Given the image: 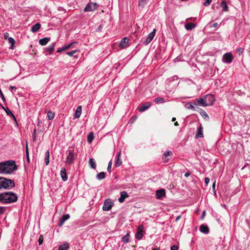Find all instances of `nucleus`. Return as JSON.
<instances>
[{"label":"nucleus","instance_id":"nucleus-1","mask_svg":"<svg viewBox=\"0 0 250 250\" xmlns=\"http://www.w3.org/2000/svg\"><path fill=\"white\" fill-rule=\"evenodd\" d=\"M17 169L16 162L13 160L0 163V174H11Z\"/></svg>","mask_w":250,"mask_h":250},{"label":"nucleus","instance_id":"nucleus-2","mask_svg":"<svg viewBox=\"0 0 250 250\" xmlns=\"http://www.w3.org/2000/svg\"><path fill=\"white\" fill-rule=\"evenodd\" d=\"M17 200V195L12 192H5L0 194V202L4 204L15 202Z\"/></svg>","mask_w":250,"mask_h":250},{"label":"nucleus","instance_id":"nucleus-3","mask_svg":"<svg viewBox=\"0 0 250 250\" xmlns=\"http://www.w3.org/2000/svg\"><path fill=\"white\" fill-rule=\"evenodd\" d=\"M1 188L11 189L15 187L13 180L0 177Z\"/></svg>","mask_w":250,"mask_h":250},{"label":"nucleus","instance_id":"nucleus-4","mask_svg":"<svg viewBox=\"0 0 250 250\" xmlns=\"http://www.w3.org/2000/svg\"><path fill=\"white\" fill-rule=\"evenodd\" d=\"M68 154L65 163L69 165H71L74 161L75 156V150L73 147H69V149L67 151Z\"/></svg>","mask_w":250,"mask_h":250},{"label":"nucleus","instance_id":"nucleus-5","mask_svg":"<svg viewBox=\"0 0 250 250\" xmlns=\"http://www.w3.org/2000/svg\"><path fill=\"white\" fill-rule=\"evenodd\" d=\"M113 206V203L110 199H106L104 203L103 210L104 211H108L111 209Z\"/></svg>","mask_w":250,"mask_h":250},{"label":"nucleus","instance_id":"nucleus-6","mask_svg":"<svg viewBox=\"0 0 250 250\" xmlns=\"http://www.w3.org/2000/svg\"><path fill=\"white\" fill-rule=\"evenodd\" d=\"M97 4L95 2L88 3L84 9V12L93 11L97 8Z\"/></svg>","mask_w":250,"mask_h":250},{"label":"nucleus","instance_id":"nucleus-7","mask_svg":"<svg viewBox=\"0 0 250 250\" xmlns=\"http://www.w3.org/2000/svg\"><path fill=\"white\" fill-rule=\"evenodd\" d=\"M155 33L156 29H154L153 31L148 34L146 38L144 41V43L146 45L148 44L153 40L155 36Z\"/></svg>","mask_w":250,"mask_h":250},{"label":"nucleus","instance_id":"nucleus-8","mask_svg":"<svg viewBox=\"0 0 250 250\" xmlns=\"http://www.w3.org/2000/svg\"><path fill=\"white\" fill-rule=\"evenodd\" d=\"M208 106L213 105L215 102V98L213 95L208 94L204 96Z\"/></svg>","mask_w":250,"mask_h":250},{"label":"nucleus","instance_id":"nucleus-9","mask_svg":"<svg viewBox=\"0 0 250 250\" xmlns=\"http://www.w3.org/2000/svg\"><path fill=\"white\" fill-rule=\"evenodd\" d=\"M233 60L232 55L229 53H226L223 55V61L226 63H230Z\"/></svg>","mask_w":250,"mask_h":250},{"label":"nucleus","instance_id":"nucleus-10","mask_svg":"<svg viewBox=\"0 0 250 250\" xmlns=\"http://www.w3.org/2000/svg\"><path fill=\"white\" fill-rule=\"evenodd\" d=\"M172 155V152L171 151L167 150L166 152H165L162 157L163 162L167 163L170 159V158H168V157H171Z\"/></svg>","mask_w":250,"mask_h":250},{"label":"nucleus","instance_id":"nucleus-11","mask_svg":"<svg viewBox=\"0 0 250 250\" xmlns=\"http://www.w3.org/2000/svg\"><path fill=\"white\" fill-rule=\"evenodd\" d=\"M129 42V39L127 37L124 38L120 42L119 46L120 48H126Z\"/></svg>","mask_w":250,"mask_h":250},{"label":"nucleus","instance_id":"nucleus-12","mask_svg":"<svg viewBox=\"0 0 250 250\" xmlns=\"http://www.w3.org/2000/svg\"><path fill=\"white\" fill-rule=\"evenodd\" d=\"M151 104L150 102L145 103L139 106L138 110L140 112H144L148 109L151 106Z\"/></svg>","mask_w":250,"mask_h":250},{"label":"nucleus","instance_id":"nucleus-13","mask_svg":"<svg viewBox=\"0 0 250 250\" xmlns=\"http://www.w3.org/2000/svg\"><path fill=\"white\" fill-rule=\"evenodd\" d=\"M165 190L163 188L156 191V197L157 199H161L163 197L165 196Z\"/></svg>","mask_w":250,"mask_h":250},{"label":"nucleus","instance_id":"nucleus-14","mask_svg":"<svg viewBox=\"0 0 250 250\" xmlns=\"http://www.w3.org/2000/svg\"><path fill=\"white\" fill-rule=\"evenodd\" d=\"M197 105H201L203 107L208 106L204 97L203 98H200L198 100H197Z\"/></svg>","mask_w":250,"mask_h":250},{"label":"nucleus","instance_id":"nucleus-15","mask_svg":"<svg viewBox=\"0 0 250 250\" xmlns=\"http://www.w3.org/2000/svg\"><path fill=\"white\" fill-rule=\"evenodd\" d=\"M128 197V195L126 191H122L120 193V197L118 199V201L120 203H123L124 202L125 198Z\"/></svg>","mask_w":250,"mask_h":250},{"label":"nucleus","instance_id":"nucleus-16","mask_svg":"<svg viewBox=\"0 0 250 250\" xmlns=\"http://www.w3.org/2000/svg\"><path fill=\"white\" fill-rule=\"evenodd\" d=\"M60 175L61 176V178L62 179V180L64 182L67 181V175L66 174V171L64 167H62L61 169V172H60Z\"/></svg>","mask_w":250,"mask_h":250},{"label":"nucleus","instance_id":"nucleus-17","mask_svg":"<svg viewBox=\"0 0 250 250\" xmlns=\"http://www.w3.org/2000/svg\"><path fill=\"white\" fill-rule=\"evenodd\" d=\"M70 218V215L69 214H66L64 215H63L62 218L60 219L59 221V226L60 227L63 225L64 222L68 220Z\"/></svg>","mask_w":250,"mask_h":250},{"label":"nucleus","instance_id":"nucleus-18","mask_svg":"<svg viewBox=\"0 0 250 250\" xmlns=\"http://www.w3.org/2000/svg\"><path fill=\"white\" fill-rule=\"evenodd\" d=\"M200 230L202 233L208 234L209 232V228L206 225H201L200 226Z\"/></svg>","mask_w":250,"mask_h":250},{"label":"nucleus","instance_id":"nucleus-19","mask_svg":"<svg viewBox=\"0 0 250 250\" xmlns=\"http://www.w3.org/2000/svg\"><path fill=\"white\" fill-rule=\"evenodd\" d=\"M121 152H119L117 155V158L115 162V166L116 167H119L122 164V161L120 158Z\"/></svg>","mask_w":250,"mask_h":250},{"label":"nucleus","instance_id":"nucleus-20","mask_svg":"<svg viewBox=\"0 0 250 250\" xmlns=\"http://www.w3.org/2000/svg\"><path fill=\"white\" fill-rule=\"evenodd\" d=\"M203 137V127L201 125L199 126V127L197 129V132L196 134V138H199Z\"/></svg>","mask_w":250,"mask_h":250},{"label":"nucleus","instance_id":"nucleus-21","mask_svg":"<svg viewBox=\"0 0 250 250\" xmlns=\"http://www.w3.org/2000/svg\"><path fill=\"white\" fill-rule=\"evenodd\" d=\"M50 40V38L45 37L39 40V43L42 45H46Z\"/></svg>","mask_w":250,"mask_h":250},{"label":"nucleus","instance_id":"nucleus-22","mask_svg":"<svg viewBox=\"0 0 250 250\" xmlns=\"http://www.w3.org/2000/svg\"><path fill=\"white\" fill-rule=\"evenodd\" d=\"M41 25L40 23H37L32 26L31 31L33 33L37 32L41 28Z\"/></svg>","mask_w":250,"mask_h":250},{"label":"nucleus","instance_id":"nucleus-23","mask_svg":"<svg viewBox=\"0 0 250 250\" xmlns=\"http://www.w3.org/2000/svg\"><path fill=\"white\" fill-rule=\"evenodd\" d=\"M69 248V244L67 242H65L59 247L58 250H68Z\"/></svg>","mask_w":250,"mask_h":250},{"label":"nucleus","instance_id":"nucleus-24","mask_svg":"<svg viewBox=\"0 0 250 250\" xmlns=\"http://www.w3.org/2000/svg\"><path fill=\"white\" fill-rule=\"evenodd\" d=\"M82 113V106H79L76 109V112L75 113V118H78L80 117Z\"/></svg>","mask_w":250,"mask_h":250},{"label":"nucleus","instance_id":"nucleus-25","mask_svg":"<svg viewBox=\"0 0 250 250\" xmlns=\"http://www.w3.org/2000/svg\"><path fill=\"white\" fill-rule=\"evenodd\" d=\"M185 27L187 30H190L196 27V24L194 23L189 22L186 24Z\"/></svg>","mask_w":250,"mask_h":250},{"label":"nucleus","instance_id":"nucleus-26","mask_svg":"<svg viewBox=\"0 0 250 250\" xmlns=\"http://www.w3.org/2000/svg\"><path fill=\"white\" fill-rule=\"evenodd\" d=\"M55 43H53L49 45L46 48V50L48 51L49 54H51L54 50Z\"/></svg>","mask_w":250,"mask_h":250},{"label":"nucleus","instance_id":"nucleus-27","mask_svg":"<svg viewBox=\"0 0 250 250\" xmlns=\"http://www.w3.org/2000/svg\"><path fill=\"white\" fill-rule=\"evenodd\" d=\"M89 164L92 168L95 169L96 167V164L94 158H90L89 160Z\"/></svg>","mask_w":250,"mask_h":250},{"label":"nucleus","instance_id":"nucleus-28","mask_svg":"<svg viewBox=\"0 0 250 250\" xmlns=\"http://www.w3.org/2000/svg\"><path fill=\"white\" fill-rule=\"evenodd\" d=\"M221 6L222 8V11L226 12L228 10V6L225 1H222L221 3Z\"/></svg>","mask_w":250,"mask_h":250},{"label":"nucleus","instance_id":"nucleus-29","mask_svg":"<svg viewBox=\"0 0 250 250\" xmlns=\"http://www.w3.org/2000/svg\"><path fill=\"white\" fill-rule=\"evenodd\" d=\"M105 173L104 172H101L96 175V178L99 180H101L105 178Z\"/></svg>","mask_w":250,"mask_h":250},{"label":"nucleus","instance_id":"nucleus-30","mask_svg":"<svg viewBox=\"0 0 250 250\" xmlns=\"http://www.w3.org/2000/svg\"><path fill=\"white\" fill-rule=\"evenodd\" d=\"M44 161L45 165H48L49 163V152L48 150L45 152Z\"/></svg>","mask_w":250,"mask_h":250},{"label":"nucleus","instance_id":"nucleus-31","mask_svg":"<svg viewBox=\"0 0 250 250\" xmlns=\"http://www.w3.org/2000/svg\"><path fill=\"white\" fill-rule=\"evenodd\" d=\"M54 116H55V113L54 112H53L51 111H48L47 112V117L49 120H52L54 118Z\"/></svg>","mask_w":250,"mask_h":250},{"label":"nucleus","instance_id":"nucleus-32","mask_svg":"<svg viewBox=\"0 0 250 250\" xmlns=\"http://www.w3.org/2000/svg\"><path fill=\"white\" fill-rule=\"evenodd\" d=\"M93 139H94L93 133L91 132L87 135V142L89 143H91L92 142Z\"/></svg>","mask_w":250,"mask_h":250},{"label":"nucleus","instance_id":"nucleus-33","mask_svg":"<svg viewBox=\"0 0 250 250\" xmlns=\"http://www.w3.org/2000/svg\"><path fill=\"white\" fill-rule=\"evenodd\" d=\"M8 42L10 44H11V46L10 47V48L13 49L14 45V44L15 43V40L13 38H12V37H9L8 38Z\"/></svg>","mask_w":250,"mask_h":250},{"label":"nucleus","instance_id":"nucleus-34","mask_svg":"<svg viewBox=\"0 0 250 250\" xmlns=\"http://www.w3.org/2000/svg\"><path fill=\"white\" fill-rule=\"evenodd\" d=\"M201 111H200V114L205 119H207L208 120L209 119V117L208 115V114L206 113V112L203 110V109H200Z\"/></svg>","mask_w":250,"mask_h":250},{"label":"nucleus","instance_id":"nucleus-35","mask_svg":"<svg viewBox=\"0 0 250 250\" xmlns=\"http://www.w3.org/2000/svg\"><path fill=\"white\" fill-rule=\"evenodd\" d=\"M154 102L156 104H162L165 103L166 101L164 99H163L161 97H157L155 99Z\"/></svg>","mask_w":250,"mask_h":250},{"label":"nucleus","instance_id":"nucleus-36","mask_svg":"<svg viewBox=\"0 0 250 250\" xmlns=\"http://www.w3.org/2000/svg\"><path fill=\"white\" fill-rule=\"evenodd\" d=\"M143 232L137 231L135 234V238L138 240H141L143 237Z\"/></svg>","mask_w":250,"mask_h":250},{"label":"nucleus","instance_id":"nucleus-37","mask_svg":"<svg viewBox=\"0 0 250 250\" xmlns=\"http://www.w3.org/2000/svg\"><path fill=\"white\" fill-rule=\"evenodd\" d=\"M148 0H139V6L144 7Z\"/></svg>","mask_w":250,"mask_h":250},{"label":"nucleus","instance_id":"nucleus-38","mask_svg":"<svg viewBox=\"0 0 250 250\" xmlns=\"http://www.w3.org/2000/svg\"><path fill=\"white\" fill-rule=\"evenodd\" d=\"M5 111L7 115H10L15 120V121H16V118H15L14 115L12 113V112L8 108H6V109H5Z\"/></svg>","mask_w":250,"mask_h":250},{"label":"nucleus","instance_id":"nucleus-39","mask_svg":"<svg viewBox=\"0 0 250 250\" xmlns=\"http://www.w3.org/2000/svg\"><path fill=\"white\" fill-rule=\"evenodd\" d=\"M185 107L189 109L195 110V107L190 103H188L185 104Z\"/></svg>","mask_w":250,"mask_h":250},{"label":"nucleus","instance_id":"nucleus-40","mask_svg":"<svg viewBox=\"0 0 250 250\" xmlns=\"http://www.w3.org/2000/svg\"><path fill=\"white\" fill-rule=\"evenodd\" d=\"M77 43L78 42H70V43H69L67 45L64 46V47L65 50H67V49H68L69 48H70L74 44H77Z\"/></svg>","mask_w":250,"mask_h":250},{"label":"nucleus","instance_id":"nucleus-41","mask_svg":"<svg viewBox=\"0 0 250 250\" xmlns=\"http://www.w3.org/2000/svg\"><path fill=\"white\" fill-rule=\"evenodd\" d=\"M77 51H78L77 50H73V51H70V52H66V54L68 55L69 56H74V57L77 58V56L74 55V54L76 52H77Z\"/></svg>","mask_w":250,"mask_h":250},{"label":"nucleus","instance_id":"nucleus-42","mask_svg":"<svg viewBox=\"0 0 250 250\" xmlns=\"http://www.w3.org/2000/svg\"><path fill=\"white\" fill-rule=\"evenodd\" d=\"M129 234H126L125 235L123 238H122V241L124 242V243H128L129 242Z\"/></svg>","mask_w":250,"mask_h":250},{"label":"nucleus","instance_id":"nucleus-43","mask_svg":"<svg viewBox=\"0 0 250 250\" xmlns=\"http://www.w3.org/2000/svg\"><path fill=\"white\" fill-rule=\"evenodd\" d=\"M112 164V161H110L108 163V164L107 170V171L108 172H109V173L111 172V169Z\"/></svg>","mask_w":250,"mask_h":250},{"label":"nucleus","instance_id":"nucleus-44","mask_svg":"<svg viewBox=\"0 0 250 250\" xmlns=\"http://www.w3.org/2000/svg\"><path fill=\"white\" fill-rule=\"evenodd\" d=\"M206 1L204 2L203 5L205 6H208L210 5L212 0H205Z\"/></svg>","mask_w":250,"mask_h":250},{"label":"nucleus","instance_id":"nucleus-45","mask_svg":"<svg viewBox=\"0 0 250 250\" xmlns=\"http://www.w3.org/2000/svg\"><path fill=\"white\" fill-rule=\"evenodd\" d=\"M32 138L33 141H36V129H34L33 130V132L32 133Z\"/></svg>","mask_w":250,"mask_h":250},{"label":"nucleus","instance_id":"nucleus-46","mask_svg":"<svg viewBox=\"0 0 250 250\" xmlns=\"http://www.w3.org/2000/svg\"><path fill=\"white\" fill-rule=\"evenodd\" d=\"M144 229V226L143 225H140L137 228L138 231L143 232Z\"/></svg>","mask_w":250,"mask_h":250},{"label":"nucleus","instance_id":"nucleus-47","mask_svg":"<svg viewBox=\"0 0 250 250\" xmlns=\"http://www.w3.org/2000/svg\"><path fill=\"white\" fill-rule=\"evenodd\" d=\"M26 155L27 159L29 161V152H28V150L27 144H26Z\"/></svg>","mask_w":250,"mask_h":250},{"label":"nucleus","instance_id":"nucleus-48","mask_svg":"<svg viewBox=\"0 0 250 250\" xmlns=\"http://www.w3.org/2000/svg\"><path fill=\"white\" fill-rule=\"evenodd\" d=\"M0 96L1 98L2 99V101L3 102L6 101V99H5V98L4 97V96L3 93H2V91H1V90L0 89Z\"/></svg>","mask_w":250,"mask_h":250},{"label":"nucleus","instance_id":"nucleus-49","mask_svg":"<svg viewBox=\"0 0 250 250\" xmlns=\"http://www.w3.org/2000/svg\"><path fill=\"white\" fill-rule=\"evenodd\" d=\"M5 210H6L5 207L0 206V213L2 214V213H4Z\"/></svg>","mask_w":250,"mask_h":250},{"label":"nucleus","instance_id":"nucleus-50","mask_svg":"<svg viewBox=\"0 0 250 250\" xmlns=\"http://www.w3.org/2000/svg\"><path fill=\"white\" fill-rule=\"evenodd\" d=\"M236 51L238 52L239 54V55H240L241 54L243 53L244 51V49L242 48H239L236 49Z\"/></svg>","mask_w":250,"mask_h":250},{"label":"nucleus","instance_id":"nucleus-51","mask_svg":"<svg viewBox=\"0 0 250 250\" xmlns=\"http://www.w3.org/2000/svg\"><path fill=\"white\" fill-rule=\"evenodd\" d=\"M43 236H40L39 239V245H41V244H42V242H43Z\"/></svg>","mask_w":250,"mask_h":250},{"label":"nucleus","instance_id":"nucleus-52","mask_svg":"<svg viewBox=\"0 0 250 250\" xmlns=\"http://www.w3.org/2000/svg\"><path fill=\"white\" fill-rule=\"evenodd\" d=\"M63 50H65L64 46L62 47H61V48H58L57 51V52L58 53H60V52H61Z\"/></svg>","mask_w":250,"mask_h":250},{"label":"nucleus","instance_id":"nucleus-53","mask_svg":"<svg viewBox=\"0 0 250 250\" xmlns=\"http://www.w3.org/2000/svg\"><path fill=\"white\" fill-rule=\"evenodd\" d=\"M171 250H178V247L175 245L172 246L171 248Z\"/></svg>","mask_w":250,"mask_h":250},{"label":"nucleus","instance_id":"nucleus-54","mask_svg":"<svg viewBox=\"0 0 250 250\" xmlns=\"http://www.w3.org/2000/svg\"><path fill=\"white\" fill-rule=\"evenodd\" d=\"M209 182V178L206 177L205 179V184L207 185Z\"/></svg>","mask_w":250,"mask_h":250},{"label":"nucleus","instance_id":"nucleus-55","mask_svg":"<svg viewBox=\"0 0 250 250\" xmlns=\"http://www.w3.org/2000/svg\"><path fill=\"white\" fill-rule=\"evenodd\" d=\"M205 215H206V211H205V210H204L202 212V216L201 217V219H204Z\"/></svg>","mask_w":250,"mask_h":250},{"label":"nucleus","instance_id":"nucleus-56","mask_svg":"<svg viewBox=\"0 0 250 250\" xmlns=\"http://www.w3.org/2000/svg\"><path fill=\"white\" fill-rule=\"evenodd\" d=\"M212 26L214 27H218V24L217 22H215L212 24Z\"/></svg>","mask_w":250,"mask_h":250},{"label":"nucleus","instance_id":"nucleus-57","mask_svg":"<svg viewBox=\"0 0 250 250\" xmlns=\"http://www.w3.org/2000/svg\"><path fill=\"white\" fill-rule=\"evenodd\" d=\"M181 218V215H179L178 216L176 219H175V221L176 222H177L180 218Z\"/></svg>","mask_w":250,"mask_h":250},{"label":"nucleus","instance_id":"nucleus-58","mask_svg":"<svg viewBox=\"0 0 250 250\" xmlns=\"http://www.w3.org/2000/svg\"><path fill=\"white\" fill-rule=\"evenodd\" d=\"M190 172H186V173L185 174V176L186 177H188V176H189V175H190Z\"/></svg>","mask_w":250,"mask_h":250},{"label":"nucleus","instance_id":"nucleus-59","mask_svg":"<svg viewBox=\"0 0 250 250\" xmlns=\"http://www.w3.org/2000/svg\"><path fill=\"white\" fill-rule=\"evenodd\" d=\"M8 35H9V34L8 33H4V38L5 39H7V38H8Z\"/></svg>","mask_w":250,"mask_h":250},{"label":"nucleus","instance_id":"nucleus-60","mask_svg":"<svg viewBox=\"0 0 250 250\" xmlns=\"http://www.w3.org/2000/svg\"><path fill=\"white\" fill-rule=\"evenodd\" d=\"M10 88L12 89V90H15L16 89V87L15 86H10Z\"/></svg>","mask_w":250,"mask_h":250},{"label":"nucleus","instance_id":"nucleus-61","mask_svg":"<svg viewBox=\"0 0 250 250\" xmlns=\"http://www.w3.org/2000/svg\"><path fill=\"white\" fill-rule=\"evenodd\" d=\"M215 182H214L212 184V188L213 189H215Z\"/></svg>","mask_w":250,"mask_h":250},{"label":"nucleus","instance_id":"nucleus-62","mask_svg":"<svg viewBox=\"0 0 250 250\" xmlns=\"http://www.w3.org/2000/svg\"><path fill=\"white\" fill-rule=\"evenodd\" d=\"M38 125H38V126H39V125H40V124L42 122H41V120H40L38 119Z\"/></svg>","mask_w":250,"mask_h":250},{"label":"nucleus","instance_id":"nucleus-63","mask_svg":"<svg viewBox=\"0 0 250 250\" xmlns=\"http://www.w3.org/2000/svg\"><path fill=\"white\" fill-rule=\"evenodd\" d=\"M174 125H175V126H178V125H179V124H178V122H175V123H174Z\"/></svg>","mask_w":250,"mask_h":250},{"label":"nucleus","instance_id":"nucleus-64","mask_svg":"<svg viewBox=\"0 0 250 250\" xmlns=\"http://www.w3.org/2000/svg\"><path fill=\"white\" fill-rule=\"evenodd\" d=\"M175 120H176V118H174H174H173L172 119V122H174V121H175Z\"/></svg>","mask_w":250,"mask_h":250}]
</instances>
